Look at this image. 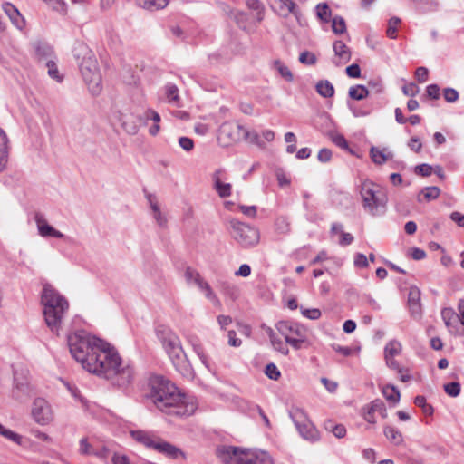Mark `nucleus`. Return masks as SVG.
<instances>
[{"instance_id":"obj_50","label":"nucleus","mask_w":464,"mask_h":464,"mask_svg":"<svg viewBox=\"0 0 464 464\" xmlns=\"http://www.w3.org/2000/svg\"><path fill=\"white\" fill-rule=\"evenodd\" d=\"M193 350L196 353V354L198 356V358L200 359L202 364L208 370H209L210 365H209L208 358L207 354L205 353L203 347L200 344H193Z\"/></svg>"},{"instance_id":"obj_60","label":"nucleus","mask_w":464,"mask_h":464,"mask_svg":"<svg viewBox=\"0 0 464 464\" xmlns=\"http://www.w3.org/2000/svg\"><path fill=\"white\" fill-rule=\"evenodd\" d=\"M427 95L434 100L440 98V87L437 84H430L426 88Z\"/></svg>"},{"instance_id":"obj_15","label":"nucleus","mask_w":464,"mask_h":464,"mask_svg":"<svg viewBox=\"0 0 464 464\" xmlns=\"http://www.w3.org/2000/svg\"><path fill=\"white\" fill-rule=\"evenodd\" d=\"M227 173L225 169H217L213 174L214 188L220 198H227L231 195L232 186L230 183H226Z\"/></svg>"},{"instance_id":"obj_57","label":"nucleus","mask_w":464,"mask_h":464,"mask_svg":"<svg viewBox=\"0 0 464 464\" xmlns=\"http://www.w3.org/2000/svg\"><path fill=\"white\" fill-rule=\"evenodd\" d=\"M79 451L82 455H92V446L88 442V440L86 438H82L80 440Z\"/></svg>"},{"instance_id":"obj_38","label":"nucleus","mask_w":464,"mask_h":464,"mask_svg":"<svg viewBox=\"0 0 464 464\" xmlns=\"http://www.w3.org/2000/svg\"><path fill=\"white\" fill-rule=\"evenodd\" d=\"M246 6L256 12V19L261 22L264 18L265 6L260 0H246Z\"/></svg>"},{"instance_id":"obj_5","label":"nucleus","mask_w":464,"mask_h":464,"mask_svg":"<svg viewBox=\"0 0 464 464\" xmlns=\"http://www.w3.org/2000/svg\"><path fill=\"white\" fill-rule=\"evenodd\" d=\"M360 195L362 207L366 213L372 217L385 214L388 203L386 189L372 180L366 179L362 182Z\"/></svg>"},{"instance_id":"obj_30","label":"nucleus","mask_w":464,"mask_h":464,"mask_svg":"<svg viewBox=\"0 0 464 464\" xmlns=\"http://www.w3.org/2000/svg\"><path fill=\"white\" fill-rule=\"evenodd\" d=\"M441 317L446 324V326L450 329L451 332L453 329H455V324L458 323V315L451 308H444L441 311Z\"/></svg>"},{"instance_id":"obj_25","label":"nucleus","mask_w":464,"mask_h":464,"mask_svg":"<svg viewBox=\"0 0 464 464\" xmlns=\"http://www.w3.org/2000/svg\"><path fill=\"white\" fill-rule=\"evenodd\" d=\"M383 433H384L385 437L387 438V440L392 444H393L395 446H399L403 443V436L397 428H395L393 426L386 425L383 428Z\"/></svg>"},{"instance_id":"obj_13","label":"nucleus","mask_w":464,"mask_h":464,"mask_svg":"<svg viewBox=\"0 0 464 464\" xmlns=\"http://www.w3.org/2000/svg\"><path fill=\"white\" fill-rule=\"evenodd\" d=\"M34 219L37 227L38 234L41 237L55 238L64 237V235L62 232L48 224L45 217L42 213L36 212L34 216Z\"/></svg>"},{"instance_id":"obj_61","label":"nucleus","mask_w":464,"mask_h":464,"mask_svg":"<svg viewBox=\"0 0 464 464\" xmlns=\"http://www.w3.org/2000/svg\"><path fill=\"white\" fill-rule=\"evenodd\" d=\"M46 65L48 67V74L53 79H55L58 82H60L61 81V77L59 76V72H58L56 64L53 62L49 61Z\"/></svg>"},{"instance_id":"obj_24","label":"nucleus","mask_w":464,"mask_h":464,"mask_svg":"<svg viewBox=\"0 0 464 464\" xmlns=\"http://www.w3.org/2000/svg\"><path fill=\"white\" fill-rule=\"evenodd\" d=\"M164 95L169 103L177 107L180 106V98L179 94V88L174 83H167L164 88Z\"/></svg>"},{"instance_id":"obj_45","label":"nucleus","mask_w":464,"mask_h":464,"mask_svg":"<svg viewBox=\"0 0 464 464\" xmlns=\"http://www.w3.org/2000/svg\"><path fill=\"white\" fill-rule=\"evenodd\" d=\"M270 341L275 350L280 352L284 355L288 354L289 350L286 344H285L281 339L276 338L274 334H270Z\"/></svg>"},{"instance_id":"obj_39","label":"nucleus","mask_w":464,"mask_h":464,"mask_svg":"<svg viewBox=\"0 0 464 464\" xmlns=\"http://www.w3.org/2000/svg\"><path fill=\"white\" fill-rule=\"evenodd\" d=\"M48 5L53 11L59 13L62 15L67 14V4L64 0H43Z\"/></svg>"},{"instance_id":"obj_18","label":"nucleus","mask_w":464,"mask_h":464,"mask_svg":"<svg viewBox=\"0 0 464 464\" xmlns=\"http://www.w3.org/2000/svg\"><path fill=\"white\" fill-rule=\"evenodd\" d=\"M147 199L150 204L153 218L160 227H165L167 226L168 220L165 214L162 213L160 210V207L158 202L157 197L152 194H148Z\"/></svg>"},{"instance_id":"obj_48","label":"nucleus","mask_w":464,"mask_h":464,"mask_svg":"<svg viewBox=\"0 0 464 464\" xmlns=\"http://www.w3.org/2000/svg\"><path fill=\"white\" fill-rule=\"evenodd\" d=\"M445 392L450 397H457L460 393V384L457 382H452L444 384Z\"/></svg>"},{"instance_id":"obj_36","label":"nucleus","mask_w":464,"mask_h":464,"mask_svg":"<svg viewBox=\"0 0 464 464\" xmlns=\"http://www.w3.org/2000/svg\"><path fill=\"white\" fill-rule=\"evenodd\" d=\"M369 89H367L363 85H355L352 86L349 89V96L356 101H361L366 98L369 95Z\"/></svg>"},{"instance_id":"obj_35","label":"nucleus","mask_w":464,"mask_h":464,"mask_svg":"<svg viewBox=\"0 0 464 464\" xmlns=\"http://www.w3.org/2000/svg\"><path fill=\"white\" fill-rule=\"evenodd\" d=\"M184 276L188 284H194L198 287L201 285V283L205 281L200 274L196 269L191 267H188L186 269Z\"/></svg>"},{"instance_id":"obj_41","label":"nucleus","mask_w":464,"mask_h":464,"mask_svg":"<svg viewBox=\"0 0 464 464\" xmlns=\"http://www.w3.org/2000/svg\"><path fill=\"white\" fill-rule=\"evenodd\" d=\"M275 68L278 73L287 82H292L294 77L290 69L280 61H276L274 63Z\"/></svg>"},{"instance_id":"obj_37","label":"nucleus","mask_w":464,"mask_h":464,"mask_svg":"<svg viewBox=\"0 0 464 464\" xmlns=\"http://www.w3.org/2000/svg\"><path fill=\"white\" fill-rule=\"evenodd\" d=\"M169 0H143L140 6L150 11H155L165 8Z\"/></svg>"},{"instance_id":"obj_42","label":"nucleus","mask_w":464,"mask_h":464,"mask_svg":"<svg viewBox=\"0 0 464 464\" xmlns=\"http://www.w3.org/2000/svg\"><path fill=\"white\" fill-rule=\"evenodd\" d=\"M332 29L334 34H342L346 32V24L342 16L336 15L332 19Z\"/></svg>"},{"instance_id":"obj_14","label":"nucleus","mask_w":464,"mask_h":464,"mask_svg":"<svg viewBox=\"0 0 464 464\" xmlns=\"http://www.w3.org/2000/svg\"><path fill=\"white\" fill-rule=\"evenodd\" d=\"M272 8L276 14L284 18L290 14L296 18L300 15L299 8L293 0H273Z\"/></svg>"},{"instance_id":"obj_28","label":"nucleus","mask_w":464,"mask_h":464,"mask_svg":"<svg viewBox=\"0 0 464 464\" xmlns=\"http://www.w3.org/2000/svg\"><path fill=\"white\" fill-rule=\"evenodd\" d=\"M198 288L204 294L205 297L212 303L213 305L218 307L221 306L219 298L207 281L201 283Z\"/></svg>"},{"instance_id":"obj_11","label":"nucleus","mask_w":464,"mask_h":464,"mask_svg":"<svg viewBox=\"0 0 464 464\" xmlns=\"http://www.w3.org/2000/svg\"><path fill=\"white\" fill-rule=\"evenodd\" d=\"M31 414L39 425H48L53 420V411L49 402L44 398H36L32 405Z\"/></svg>"},{"instance_id":"obj_2","label":"nucleus","mask_w":464,"mask_h":464,"mask_svg":"<svg viewBox=\"0 0 464 464\" xmlns=\"http://www.w3.org/2000/svg\"><path fill=\"white\" fill-rule=\"evenodd\" d=\"M150 398L162 412L179 417L192 415L198 403L193 396L181 393L169 380L157 376L150 381Z\"/></svg>"},{"instance_id":"obj_63","label":"nucleus","mask_w":464,"mask_h":464,"mask_svg":"<svg viewBox=\"0 0 464 464\" xmlns=\"http://www.w3.org/2000/svg\"><path fill=\"white\" fill-rule=\"evenodd\" d=\"M429 71L426 67H418L415 71V77L420 82H424L428 79Z\"/></svg>"},{"instance_id":"obj_29","label":"nucleus","mask_w":464,"mask_h":464,"mask_svg":"<svg viewBox=\"0 0 464 464\" xmlns=\"http://www.w3.org/2000/svg\"><path fill=\"white\" fill-rule=\"evenodd\" d=\"M440 194L439 187L431 186L424 188L418 195V201L422 202L423 200L430 201L436 199Z\"/></svg>"},{"instance_id":"obj_43","label":"nucleus","mask_w":464,"mask_h":464,"mask_svg":"<svg viewBox=\"0 0 464 464\" xmlns=\"http://www.w3.org/2000/svg\"><path fill=\"white\" fill-rule=\"evenodd\" d=\"M401 19L398 17H392L388 22V27L386 30V34L391 39H395L397 37V26L400 24Z\"/></svg>"},{"instance_id":"obj_8","label":"nucleus","mask_w":464,"mask_h":464,"mask_svg":"<svg viewBox=\"0 0 464 464\" xmlns=\"http://www.w3.org/2000/svg\"><path fill=\"white\" fill-rule=\"evenodd\" d=\"M276 329L284 336L285 343L295 350L300 349L307 340V329L298 323L280 321L276 324Z\"/></svg>"},{"instance_id":"obj_19","label":"nucleus","mask_w":464,"mask_h":464,"mask_svg":"<svg viewBox=\"0 0 464 464\" xmlns=\"http://www.w3.org/2000/svg\"><path fill=\"white\" fill-rule=\"evenodd\" d=\"M409 309L412 316H420L421 312L420 307V291L416 286H411L408 295Z\"/></svg>"},{"instance_id":"obj_3","label":"nucleus","mask_w":464,"mask_h":464,"mask_svg":"<svg viewBox=\"0 0 464 464\" xmlns=\"http://www.w3.org/2000/svg\"><path fill=\"white\" fill-rule=\"evenodd\" d=\"M156 335L176 370L183 377L192 380L195 377V372L183 351L179 336L165 325H159L156 328Z\"/></svg>"},{"instance_id":"obj_40","label":"nucleus","mask_w":464,"mask_h":464,"mask_svg":"<svg viewBox=\"0 0 464 464\" xmlns=\"http://www.w3.org/2000/svg\"><path fill=\"white\" fill-rule=\"evenodd\" d=\"M0 435L5 438L6 440H9L18 445L22 444L23 438L21 435L14 432L13 430L4 427L0 423Z\"/></svg>"},{"instance_id":"obj_46","label":"nucleus","mask_w":464,"mask_h":464,"mask_svg":"<svg viewBox=\"0 0 464 464\" xmlns=\"http://www.w3.org/2000/svg\"><path fill=\"white\" fill-rule=\"evenodd\" d=\"M370 411H378V413L382 416V418L385 419L387 417V411L385 404L381 400H374L370 403Z\"/></svg>"},{"instance_id":"obj_58","label":"nucleus","mask_w":464,"mask_h":464,"mask_svg":"<svg viewBox=\"0 0 464 464\" xmlns=\"http://www.w3.org/2000/svg\"><path fill=\"white\" fill-rule=\"evenodd\" d=\"M332 141L338 147L342 149L348 148V142L345 140L344 136L342 134H334L332 135Z\"/></svg>"},{"instance_id":"obj_54","label":"nucleus","mask_w":464,"mask_h":464,"mask_svg":"<svg viewBox=\"0 0 464 464\" xmlns=\"http://www.w3.org/2000/svg\"><path fill=\"white\" fill-rule=\"evenodd\" d=\"M301 313L304 317L311 319V320H317L322 315L321 311L317 308H311V309L302 308Z\"/></svg>"},{"instance_id":"obj_6","label":"nucleus","mask_w":464,"mask_h":464,"mask_svg":"<svg viewBox=\"0 0 464 464\" xmlns=\"http://www.w3.org/2000/svg\"><path fill=\"white\" fill-rule=\"evenodd\" d=\"M82 61L79 63L82 76L92 95H98L102 90V74L97 60L93 53L85 45H80L79 52L75 54L77 59Z\"/></svg>"},{"instance_id":"obj_59","label":"nucleus","mask_w":464,"mask_h":464,"mask_svg":"<svg viewBox=\"0 0 464 464\" xmlns=\"http://www.w3.org/2000/svg\"><path fill=\"white\" fill-rule=\"evenodd\" d=\"M112 464H131L128 456L121 453H114L111 457Z\"/></svg>"},{"instance_id":"obj_49","label":"nucleus","mask_w":464,"mask_h":464,"mask_svg":"<svg viewBox=\"0 0 464 464\" xmlns=\"http://www.w3.org/2000/svg\"><path fill=\"white\" fill-rule=\"evenodd\" d=\"M265 374L269 379L274 380V381H277L280 378V376H281L280 371L278 370L276 365L275 363H272V362L268 363L266 366Z\"/></svg>"},{"instance_id":"obj_27","label":"nucleus","mask_w":464,"mask_h":464,"mask_svg":"<svg viewBox=\"0 0 464 464\" xmlns=\"http://www.w3.org/2000/svg\"><path fill=\"white\" fill-rule=\"evenodd\" d=\"M238 449L235 447H222L218 450V456L226 464H231L237 458Z\"/></svg>"},{"instance_id":"obj_26","label":"nucleus","mask_w":464,"mask_h":464,"mask_svg":"<svg viewBox=\"0 0 464 464\" xmlns=\"http://www.w3.org/2000/svg\"><path fill=\"white\" fill-rule=\"evenodd\" d=\"M418 10L421 13H433L440 9L439 0H412Z\"/></svg>"},{"instance_id":"obj_4","label":"nucleus","mask_w":464,"mask_h":464,"mask_svg":"<svg viewBox=\"0 0 464 464\" xmlns=\"http://www.w3.org/2000/svg\"><path fill=\"white\" fill-rule=\"evenodd\" d=\"M41 304L47 326L53 333L58 334L69 309L68 301L51 285L46 284L43 287Z\"/></svg>"},{"instance_id":"obj_56","label":"nucleus","mask_w":464,"mask_h":464,"mask_svg":"<svg viewBox=\"0 0 464 464\" xmlns=\"http://www.w3.org/2000/svg\"><path fill=\"white\" fill-rule=\"evenodd\" d=\"M179 145L186 151H190L194 148V141L188 137H180Z\"/></svg>"},{"instance_id":"obj_31","label":"nucleus","mask_w":464,"mask_h":464,"mask_svg":"<svg viewBox=\"0 0 464 464\" xmlns=\"http://www.w3.org/2000/svg\"><path fill=\"white\" fill-rule=\"evenodd\" d=\"M315 87L317 92L324 98H330L334 94V88L327 80L319 81Z\"/></svg>"},{"instance_id":"obj_10","label":"nucleus","mask_w":464,"mask_h":464,"mask_svg":"<svg viewBox=\"0 0 464 464\" xmlns=\"http://www.w3.org/2000/svg\"><path fill=\"white\" fill-rule=\"evenodd\" d=\"M231 236L243 247H252L259 242L256 228L237 220H231Z\"/></svg>"},{"instance_id":"obj_52","label":"nucleus","mask_w":464,"mask_h":464,"mask_svg":"<svg viewBox=\"0 0 464 464\" xmlns=\"http://www.w3.org/2000/svg\"><path fill=\"white\" fill-rule=\"evenodd\" d=\"M443 97L448 102H455L459 99V92L457 90L448 87L443 90Z\"/></svg>"},{"instance_id":"obj_53","label":"nucleus","mask_w":464,"mask_h":464,"mask_svg":"<svg viewBox=\"0 0 464 464\" xmlns=\"http://www.w3.org/2000/svg\"><path fill=\"white\" fill-rule=\"evenodd\" d=\"M434 168L429 164L423 163L415 167V173L423 177H429L432 174Z\"/></svg>"},{"instance_id":"obj_55","label":"nucleus","mask_w":464,"mask_h":464,"mask_svg":"<svg viewBox=\"0 0 464 464\" xmlns=\"http://www.w3.org/2000/svg\"><path fill=\"white\" fill-rule=\"evenodd\" d=\"M420 89L419 87L413 83L411 82L409 84H406L402 87V92L405 95L414 97L418 94Z\"/></svg>"},{"instance_id":"obj_9","label":"nucleus","mask_w":464,"mask_h":464,"mask_svg":"<svg viewBox=\"0 0 464 464\" xmlns=\"http://www.w3.org/2000/svg\"><path fill=\"white\" fill-rule=\"evenodd\" d=\"M289 416L302 438L311 442L319 440V431L303 409L298 407L292 408L289 411Z\"/></svg>"},{"instance_id":"obj_62","label":"nucleus","mask_w":464,"mask_h":464,"mask_svg":"<svg viewBox=\"0 0 464 464\" xmlns=\"http://www.w3.org/2000/svg\"><path fill=\"white\" fill-rule=\"evenodd\" d=\"M346 73L351 78H359L361 76L360 66L356 63L351 64L346 68Z\"/></svg>"},{"instance_id":"obj_64","label":"nucleus","mask_w":464,"mask_h":464,"mask_svg":"<svg viewBox=\"0 0 464 464\" xmlns=\"http://www.w3.org/2000/svg\"><path fill=\"white\" fill-rule=\"evenodd\" d=\"M354 266L360 268L367 267L368 266V259L365 255L363 254H357L354 256Z\"/></svg>"},{"instance_id":"obj_16","label":"nucleus","mask_w":464,"mask_h":464,"mask_svg":"<svg viewBox=\"0 0 464 464\" xmlns=\"http://www.w3.org/2000/svg\"><path fill=\"white\" fill-rule=\"evenodd\" d=\"M240 464H275L270 454L264 450H256L239 458Z\"/></svg>"},{"instance_id":"obj_23","label":"nucleus","mask_w":464,"mask_h":464,"mask_svg":"<svg viewBox=\"0 0 464 464\" xmlns=\"http://www.w3.org/2000/svg\"><path fill=\"white\" fill-rule=\"evenodd\" d=\"M8 161V138L0 128V172L6 167Z\"/></svg>"},{"instance_id":"obj_34","label":"nucleus","mask_w":464,"mask_h":464,"mask_svg":"<svg viewBox=\"0 0 464 464\" xmlns=\"http://www.w3.org/2000/svg\"><path fill=\"white\" fill-rule=\"evenodd\" d=\"M402 351L401 343L397 340H392L384 347V357H395Z\"/></svg>"},{"instance_id":"obj_21","label":"nucleus","mask_w":464,"mask_h":464,"mask_svg":"<svg viewBox=\"0 0 464 464\" xmlns=\"http://www.w3.org/2000/svg\"><path fill=\"white\" fill-rule=\"evenodd\" d=\"M370 155L372 161L377 165H382L387 160L393 158V153L387 148L379 149L377 147H372L370 150Z\"/></svg>"},{"instance_id":"obj_47","label":"nucleus","mask_w":464,"mask_h":464,"mask_svg":"<svg viewBox=\"0 0 464 464\" xmlns=\"http://www.w3.org/2000/svg\"><path fill=\"white\" fill-rule=\"evenodd\" d=\"M150 115H151V121L154 122L153 125L151 127H150L149 129V133L151 135V136H156L160 130V115L156 111V112H150Z\"/></svg>"},{"instance_id":"obj_32","label":"nucleus","mask_w":464,"mask_h":464,"mask_svg":"<svg viewBox=\"0 0 464 464\" xmlns=\"http://www.w3.org/2000/svg\"><path fill=\"white\" fill-rule=\"evenodd\" d=\"M334 51L335 55L344 62H348L351 58L350 50L343 41L334 43Z\"/></svg>"},{"instance_id":"obj_1","label":"nucleus","mask_w":464,"mask_h":464,"mask_svg":"<svg viewBox=\"0 0 464 464\" xmlns=\"http://www.w3.org/2000/svg\"><path fill=\"white\" fill-rule=\"evenodd\" d=\"M84 369L118 387L128 386L134 378L133 367L124 363L118 352L102 340L98 346H94V352L84 364Z\"/></svg>"},{"instance_id":"obj_33","label":"nucleus","mask_w":464,"mask_h":464,"mask_svg":"<svg viewBox=\"0 0 464 464\" xmlns=\"http://www.w3.org/2000/svg\"><path fill=\"white\" fill-rule=\"evenodd\" d=\"M382 394L385 397V399L393 405H396L400 401V392L393 385H386L385 387H383Z\"/></svg>"},{"instance_id":"obj_22","label":"nucleus","mask_w":464,"mask_h":464,"mask_svg":"<svg viewBox=\"0 0 464 464\" xmlns=\"http://www.w3.org/2000/svg\"><path fill=\"white\" fill-rule=\"evenodd\" d=\"M3 10L17 28H22L24 26V20L14 5L9 2H5L3 4Z\"/></svg>"},{"instance_id":"obj_44","label":"nucleus","mask_w":464,"mask_h":464,"mask_svg":"<svg viewBox=\"0 0 464 464\" xmlns=\"http://www.w3.org/2000/svg\"><path fill=\"white\" fill-rule=\"evenodd\" d=\"M317 10V16L320 20L323 22H329L330 16H331V11L329 9V6L325 3L318 4L316 6Z\"/></svg>"},{"instance_id":"obj_17","label":"nucleus","mask_w":464,"mask_h":464,"mask_svg":"<svg viewBox=\"0 0 464 464\" xmlns=\"http://www.w3.org/2000/svg\"><path fill=\"white\" fill-rule=\"evenodd\" d=\"M130 435L137 442L153 450H155V445H157L160 439L154 434L145 430H133L130 432Z\"/></svg>"},{"instance_id":"obj_51","label":"nucleus","mask_w":464,"mask_h":464,"mask_svg":"<svg viewBox=\"0 0 464 464\" xmlns=\"http://www.w3.org/2000/svg\"><path fill=\"white\" fill-rule=\"evenodd\" d=\"M299 62L304 64L313 65L316 63V56L308 51H304L299 55Z\"/></svg>"},{"instance_id":"obj_20","label":"nucleus","mask_w":464,"mask_h":464,"mask_svg":"<svg viewBox=\"0 0 464 464\" xmlns=\"http://www.w3.org/2000/svg\"><path fill=\"white\" fill-rule=\"evenodd\" d=\"M155 450L171 459H178L183 456L182 451L176 446L165 441L162 439H159L157 445H155Z\"/></svg>"},{"instance_id":"obj_12","label":"nucleus","mask_w":464,"mask_h":464,"mask_svg":"<svg viewBox=\"0 0 464 464\" xmlns=\"http://www.w3.org/2000/svg\"><path fill=\"white\" fill-rule=\"evenodd\" d=\"M250 136L249 130L240 124L225 122L219 128V139H227V141L236 142Z\"/></svg>"},{"instance_id":"obj_7","label":"nucleus","mask_w":464,"mask_h":464,"mask_svg":"<svg viewBox=\"0 0 464 464\" xmlns=\"http://www.w3.org/2000/svg\"><path fill=\"white\" fill-rule=\"evenodd\" d=\"M101 339L91 336L84 331H79L68 335L67 343L72 356L82 364H87L90 355L94 352V346H98Z\"/></svg>"}]
</instances>
